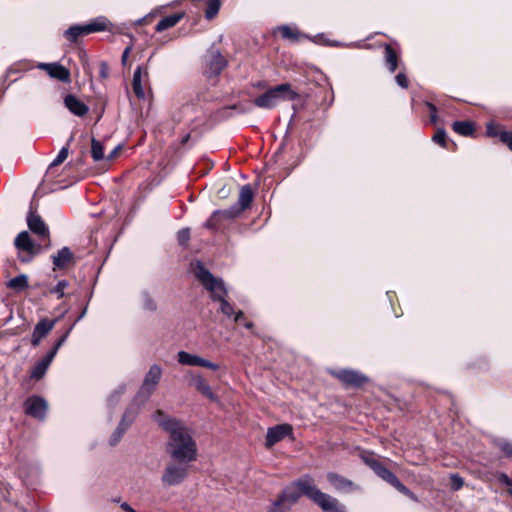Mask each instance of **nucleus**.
I'll list each match as a JSON object with an SVG mask.
<instances>
[{
  "label": "nucleus",
  "instance_id": "nucleus-58",
  "mask_svg": "<svg viewBox=\"0 0 512 512\" xmlns=\"http://www.w3.org/2000/svg\"><path fill=\"white\" fill-rule=\"evenodd\" d=\"M244 326L247 329H252L253 328V323L250 322V321H247V322L244 323Z\"/></svg>",
  "mask_w": 512,
  "mask_h": 512
},
{
  "label": "nucleus",
  "instance_id": "nucleus-17",
  "mask_svg": "<svg viewBox=\"0 0 512 512\" xmlns=\"http://www.w3.org/2000/svg\"><path fill=\"white\" fill-rule=\"evenodd\" d=\"M58 319L49 320L47 318L41 319L34 327L32 337H31V344L34 347H37L41 340L46 337L49 332L54 328L55 324L57 323Z\"/></svg>",
  "mask_w": 512,
  "mask_h": 512
},
{
  "label": "nucleus",
  "instance_id": "nucleus-59",
  "mask_svg": "<svg viewBox=\"0 0 512 512\" xmlns=\"http://www.w3.org/2000/svg\"><path fill=\"white\" fill-rule=\"evenodd\" d=\"M254 87H256V88H264L265 87V83L264 82H258L257 84L254 85Z\"/></svg>",
  "mask_w": 512,
  "mask_h": 512
},
{
  "label": "nucleus",
  "instance_id": "nucleus-42",
  "mask_svg": "<svg viewBox=\"0 0 512 512\" xmlns=\"http://www.w3.org/2000/svg\"><path fill=\"white\" fill-rule=\"evenodd\" d=\"M496 444L505 456H507V457L512 456V443L510 441L501 439Z\"/></svg>",
  "mask_w": 512,
  "mask_h": 512
},
{
  "label": "nucleus",
  "instance_id": "nucleus-22",
  "mask_svg": "<svg viewBox=\"0 0 512 512\" xmlns=\"http://www.w3.org/2000/svg\"><path fill=\"white\" fill-rule=\"evenodd\" d=\"M64 105L73 115L78 117L85 116L89 111V107L73 94H67L64 97Z\"/></svg>",
  "mask_w": 512,
  "mask_h": 512
},
{
  "label": "nucleus",
  "instance_id": "nucleus-2",
  "mask_svg": "<svg viewBox=\"0 0 512 512\" xmlns=\"http://www.w3.org/2000/svg\"><path fill=\"white\" fill-rule=\"evenodd\" d=\"M154 419L169 435L166 450L170 459L189 464L196 461L198 449L190 429L181 420L167 416L162 411H157Z\"/></svg>",
  "mask_w": 512,
  "mask_h": 512
},
{
  "label": "nucleus",
  "instance_id": "nucleus-28",
  "mask_svg": "<svg viewBox=\"0 0 512 512\" xmlns=\"http://www.w3.org/2000/svg\"><path fill=\"white\" fill-rule=\"evenodd\" d=\"M6 286L15 292H21L29 286L28 276L26 274H19L18 276L10 279L6 283Z\"/></svg>",
  "mask_w": 512,
  "mask_h": 512
},
{
  "label": "nucleus",
  "instance_id": "nucleus-51",
  "mask_svg": "<svg viewBox=\"0 0 512 512\" xmlns=\"http://www.w3.org/2000/svg\"><path fill=\"white\" fill-rule=\"evenodd\" d=\"M233 316H234L235 323H240L242 321V319H244V313L242 311H238Z\"/></svg>",
  "mask_w": 512,
  "mask_h": 512
},
{
  "label": "nucleus",
  "instance_id": "nucleus-6",
  "mask_svg": "<svg viewBox=\"0 0 512 512\" xmlns=\"http://www.w3.org/2000/svg\"><path fill=\"white\" fill-rule=\"evenodd\" d=\"M161 375V367L157 364L152 365L145 375L143 384L135 398V401L140 400L142 403L146 402L158 385Z\"/></svg>",
  "mask_w": 512,
  "mask_h": 512
},
{
  "label": "nucleus",
  "instance_id": "nucleus-33",
  "mask_svg": "<svg viewBox=\"0 0 512 512\" xmlns=\"http://www.w3.org/2000/svg\"><path fill=\"white\" fill-rule=\"evenodd\" d=\"M222 224L220 217V210H215L211 216L206 220L204 226L210 230H217Z\"/></svg>",
  "mask_w": 512,
  "mask_h": 512
},
{
  "label": "nucleus",
  "instance_id": "nucleus-48",
  "mask_svg": "<svg viewBox=\"0 0 512 512\" xmlns=\"http://www.w3.org/2000/svg\"><path fill=\"white\" fill-rule=\"evenodd\" d=\"M395 80H396V83L403 89H406L408 88V85H409V81H408V78L407 76L400 72L396 75L395 77Z\"/></svg>",
  "mask_w": 512,
  "mask_h": 512
},
{
  "label": "nucleus",
  "instance_id": "nucleus-7",
  "mask_svg": "<svg viewBox=\"0 0 512 512\" xmlns=\"http://www.w3.org/2000/svg\"><path fill=\"white\" fill-rule=\"evenodd\" d=\"M139 412V406L135 403L131 404L124 412L121 421L110 438V445H116L135 420Z\"/></svg>",
  "mask_w": 512,
  "mask_h": 512
},
{
  "label": "nucleus",
  "instance_id": "nucleus-54",
  "mask_svg": "<svg viewBox=\"0 0 512 512\" xmlns=\"http://www.w3.org/2000/svg\"><path fill=\"white\" fill-rule=\"evenodd\" d=\"M121 508L126 512H136L128 503L124 502L121 504Z\"/></svg>",
  "mask_w": 512,
  "mask_h": 512
},
{
  "label": "nucleus",
  "instance_id": "nucleus-21",
  "mask_svg": "<svg viewBox=\"0 0 512 512\" xmlns=\"http://www.w3.org/2000/svg\"><path fill=\"white\" fill-rule=\"evenodd\" d=\"M486 133L490 137L499 138L512 151V131H506L499 124H487Z\"/></svg>",
  "mask_w": 512,
  "mask_h": 512
},
{
  "label": "nucleus",
  "instance_id": "nucleus-49",
  "mask_svg": "<svg viewBox=\"0 0 512 512\" xmlns=\"http://www.w3.org/2000/svg\"><path fill=\"white\" fill-rule=\"evenodd\" d=\"M99 74H100V77L101 78H107L109 76V67L107 65V63L105 62H102L100 64V71H99Z\"/></svg>",
  "mask_w": 512,
  "mask_h": 512
},
{
  "label": "nucleus",
  "instance_id": "nucleus-35",
  "mask_svg": "<svg viewBox=\"0 0 512 512\" xmlns=\"http://www.w3.org/2000/svg\"><path fill=\"white\" fill-rule=\"evenodd\" d=\"M74 327V324H72L66 331L65 333L55 342L53 348L48 352L49 355H52V357L54 358L58 352V350L60 349V347L66 342L69 334L71 333L72 329Z\"/></svg>",
  "mask_w": 512,
  "mask_h": 512
},
{
  "label": "nucleus",
  "instance_id": "nucleus-19",
  "mask_svg": "<svg viewBox=\"0 0 512 512\" xmlns=\"http://www.w3.org/2000/svg\"><path fill=\"white\" fill-rule=\"evenodd\" d=\"M37 67L45 70L47 74L61 82H70V72L67 68L58 63H39Z\"/></svg>",
  "mask_w": 512,
  "mask_h": 512
},
{
  "label": "nucleus",
  "instance_id": "nucleus-10",
  "mask_svg": "<svg viewBox=\"0 0 512 512\" xmlns=\"http://www.w3.org/2000/svg\"><path fill=\"white\" fill-rule=\"evenodd\" d=\"M374 473L380 477L385 482L389 483L391 486H393L395 489H397L402 494L408 496L409 498L413 500H417L414 493L408 489L405 485H403L400 480L397 478V476L387 469L383 464L380 466H376V469L374 470Z\"/></svg>",
  "mask_w": 512,
  "mask_h": 512
},
{
  "label": "nucleus",
  "instance_id": "nucleus-36",
  "mask_svg": "<svg viewBox=\"0 0 512 512\" xmlns=\"http://www.w3.org/2000/svg\"><path fill=\"white\" fill-rule=\"evenodd\" d=\"M69 286L67 280H60L54 287L49 290L50 294H54L58 299L64 297L65 289Z\"/></svg>",
  "mask_w": 512,
  "mask_h": 512
},
{
  "label": "nucleus",
  "instance_id": "nucleus-13",
  "mask_svg": "<svg viewBox=\"0 0 512 512\" xmlns=\"http://www.w3.org/2000/svg\"><path fill=\"white\" fill-rule=\"evenodd\" d=\"M227 66V60L218 50L212 49L206 60V74L208 77H217Z\"/></svg>",
  "mask_w": 512,
  "mask_h": 512
},
{
  "label": "nucleus",
  "instance_id": "nucleus-12",
  "mask_svg": "<svg viewBox=\"0 0 512 512\" xmlns=\"http://www.w3.org/2000/svg\"><path fill=\"white\" fill-rule=\"evenodd\" d=\"M293 434V428L290 424L283 423L268 428L265 446L266 448L273 447L276 443L282 441L285 437Z\"/></svg>",
  "mask_w": 512,
  "mask_h": 512
},
{
  "label": "nucleus",
  "instance_id": "nucleus-47",
  "mask_svg": "<svg viewBox=\"0 0 512 512\" xmlns=\"http://www.w3.org/2000/svg\"><path fill=\"white\" fill-rule=\"evenodd\" d=\"M362 460L364 461V463L366 465H368L373 471L376 469V466H380L382 463L380 461H378L376 458H374L373 456H367V455H363L362 456Z\"/></svg>",
  "mask_w": 512,
  "mask_h": 512
},
{
  "label": "nucleus",
  "instance_id": "nucleus-31",
  "mask_svg": "<svg viewBox=\"0 0 512 512\" xmlns=\"http://www.w3.org/2000/svg\"><path fill=\"white\" fill-rule=\"evenodd\" d=\"M221 7L220 0H207L205 9V18L212 20L219 12Z\"/></svg>",
  "mask_w": 512,
  "mask_h": 512
},
{
  "label": "nucleus",
  "instance_id": "nucleus-3",
  "mask_svg": "<svg viewBox=\"0 0 512 512\" xmlns=\"http://www.w3.org/2000/svg\"><path fill=\"white\" fill-rule=\"evenodd\" d=\"M194 275L210 293L213 301H219L220 312L226 317H232L235 312L233 306L226 300L228 290L221 278L215 277L208 269L205 268L201 261H197L194 268Z\"/></svg>",
  "mask_w": 512,
  "mask_h": 512
},
{
  "label": "nucleus",
  "instance_id": "nucleus-37",
  "mask_svg": "<svg viewBox=\"0 0 512 512\" xmlns=\"http://www.w3.org/2000/svg\"><path fill=\"white\" fill-rule=\"evenodd\" d=\"M241 212L234 205L230 206L227 209L220 210V217L222 221L232 220L238 217Z\"/></svg>",
  "mask_w": 512,
  "mask_h": 512
},
{
  "label": "nucleus",
  "instance_id": "nucleus-39",
  "mask_svg": "<svg viewBox=\"0 0 512 512\" xmlns=\"http://www.w3.org/2000/svg\"><path fill=\"white\" fill-rule=\"evenodd\" d=\"M64 36L67 40H69L72 43L77 42L78 38L81 37L80 29L78 28V25H72L70 26L65 32Z\"/></svg>",
  "mask_w": 512,
  "mask_h": 512
},
{
  "label": "nucleus",
  "instance_id": "nucleus-41",
  "mask_svg": "<svg viewBox=\"0 0 512 512\" xmlns=\"http://www.w3.org/2000/svg\"><path fill=\"white\" fill-rule=\"evenodd\" d=\"M126 386L120 385L115 391L111 393L108 398V403L110 406H115L120 400L121 395L125 392Z\"/></svg>",
  "mask_w": 512,
  "mask_h": 512
},
{
  "label": "nucleus",
  "instance_id": "nucleus-11",
  "mask_svg": "<svg viewBox=\"0 0 512 512\" xmlns=\"http://www.w3.org/2000/svg\"><path fill=\"white\" fill-rule=\"evenodd\" d=\"M47 408L48 405L45 399L37 395L28 397L24 402L25 413L39 420L45 418Z\"/></svg>",
  "mask_w": 512,
  "mask_h": 512
},
{
  "label": "nucleus",
  "instance_id": "nucleus-34",
  "mask_svg": "<svg viewBox=\"0 0 512 512\" xmlns=\"http://www.w3.org/2000/svg\"><path fill=\"white\" fill-rule=\"evenodd\" d=\"M72 140H73V136H71L69 138V141H68L67 145L60 149V151H59L58 155L56 156V158L51 162L50 168L60 165L61 163H63L67 159L68 153H69L68 146H69V144H70V142Z\"/></svg>",
  "mask_w": 512,
  "mask_h": 512
},
{
  "label": "nucleus",
  "instance_id": "nucleus-18",
  "mask_svg": "<svg viewBox=\"0 0 512 512\" xmlns=\"http://www.w3.org/2000/svg\"><path fill=\"white\" fill-rule=\"evenodd\" d=\"M80 29L81 36L91 33L110 30L111 22L105 16H99L86 24H77Z\"/></svg>",
  "mask_w": 512,
  "mask_h": 512
},
{
  "label": "nucleus",
  "instance_id": "nucleus-20",
  "mask_svg": "<svg viewBox=\"0 0 512 512\" xmlns=\"http://www.w3.org/2000/svg\"><path fill=\"white\" fill-rule=\"evenodd\" d=\"M326 478L329 484L338 492H351L357 488L353 481L335 472H328Z\"/></svg>",
  "mask_w": 512,
  "mask_h": 512
},
{
  "label": "nucleus",
  "instance_id": "nucleus-15",
  "mask_svg": "<svg viewBox=\"0 0 512 512\" xmlns=\"http://www.w3.org/2000/svg\"><path fill=\"white\" fill-rule=\"evenodd\" d=\"M27 226L29 230L42 240H49V229L40 215L30 210L27 215Z\"/></svg>",
  "mask_w": 512,
  "mask_h": 512
},
{
  "label": "nucleus",
  "instance_id": "nucleus-46",
  "mask_svg": "<svg viewBox=\"0 0 512 512\" xmlns=\"http://www.w3.org/2000/svg\"><path fill=\"white\" fill-rule=\"evenodd\" d=\"M177 239L179 244L185 245L190 239V230L188 228H183L178 231Z\"/></svg>",
  "mask_w": 512,
  "mask_h": 512
},
{
  "label": "nucleus",
  "instance_id": "nucleus-1",
  "mask_svg": "<svg viewBox=\"0 0 512 512\" xmlns=\"http://www.w3.org/2000/svg\"><path fill=\"white\" fill-rule=\"evenodd\" d=\"M301 496L307 497L323 512H347L346 506L337 498L322 492L309 474H305L287 485L277 499L271 503L267 512H287Z\"/></svg>",
  "mask_w": 512,
  "mask_h": 512
},
{
  "label": "nucleus",
  "instance_id": "nucleus-25",
  "mask_svg": "<svg viewBox=\"0 0 512 512\" xmlns=\"http://www.w3.org/2000/svg\"><path fill=\"white\" fill-rule=\"evenodd\" d=\"M53 359L52 355L47 353L40 361H38L31 370V379L40 380L45 375Z\"/></svg>",
  "mask_w": 512,
  "mask_h": 512
},
{
  "label": "nucleus",
  "instance_id": "nucleus-8",
  "mask_svg": "<svg viewBox=\"0 0 512 512\" xmlns=\"http://www.w3.org/2000/svg\"><path fill=\"white\" fill-rule=\"evenodd\" d=\"M14 245L19 253V260L23 263L30 262L35 255V243L27 231L20 232L14 240Z\"/></svg>",
  "mask_w": 512,
  "mask_h": 512
},
{
  "label": "nucleus",
  "instance_id": "nucleus-38",
  "mask_svg": "<svg viewBox=\"0 0 512 512\" xmlns=\"http://www.w3.org/2000/svg\"><path fill=\"white\" fill-rule=\"evenodd\" d=\"M143 308L148 311H155L157 309L156 302L147 291L141 293Z\"/></svg>",
  "mask_w": 512,
  "mask_h": 512
},
{
  "label": "nucleus",
  "instance_id": "nucleus-44",
  "mask_svg": "<svg viewBox=\"0 0 512 512\" xmlns=\"http://www.w3.org/2000/svg\"><path fill=\"white\" fill-rule=\"evenodd\" d=\"M446 131L443 128H439L433 136V141L442 147H446Z\"/></svg>",
  "mask_w": 512,
  "mask_h": 512
},
{
  "label": "nucleus",
  "instance_id": "nucleus-32",
  "mask_svg": "<svg viewBox=\"0 0 512 512\" xmlns=\"http://www.w3.org/2000/svg\"><path fill=\"white\" fill-rule=\"evenodd\" d=\"M91 156L94 161L98 162L104 159V148L100 141L92 138L91 140Z\"/></svg>",
  "mask_w": 512,
  "mask_h": 512
},
{
  "label": "nucleus",
  "instance_id": "nucleus-52",
  "mask_svg": "<svg viewBox=\"0 0 512 512\" xmlns=\"http://www.w3.org/2000/svg\"><path fill=\"white\" fill-rule=\"evenodd\" d=\"M425 104H426L427 108L429 109L430 114L437 113V107L433 103L427 101Z\"/></svg>",
  "mask_w": 512,
  "mask_h": 512
},
{
  "label": "nucleus",
  "instance_id": "nucleus-5",
  "mask_svg": "<svg viewBox=\"0 0 512 512\" xmlns=\"http://www.w3.org/2000/svg\"><path fill=\"white\" fill-rule=\"evenodd\" d=\"M190 467L189 463L171 460L162 473V484L167 487L182 484L189 475Z\"/></svg>",
  "mask_w": 512,
  "mask_h": 512
},
{
  "label": "nucleus",
  "instance_id": "nucleus-30",
  "mask_svg": "<svg viewBox=\"0 0 512 512\" xmlns=\"http://www.w3.org/2000/svg\"><path fill=\"white\" fill-rule=\"evenodd\" d=\"M452 129L459 135L470 136L474 133V125L470 121H455Z\"/></svg>",
  "mask_w": 512,
  "mask_h": 512
},
{
  "label": "nucleus",
  "instance_id": "nucleus-53",
  "mask_svg": "<svg viewBox=\"0 0 512 512\" xmlns=\"http://www.w3.org/2000/svg\"><path fill=\"white\" fill-rule=\"evenodd\" d=\"M120 149H121V145L116 146V147L111 151V153L108 155L107 159H108V160L113 159V158L116 156V154L118 153V151H119Z\"/></svg>",
  "mask_w": 512,
  "mask_h": 512
},
{
  "label": "nucleus",
  "instance_id": "nucleus-56",
  "mask_svg": "<svg viewBox=\"0 0 512 512\" xmlns=\"http://www.w3.org/2000/svg\"><path fill=\"white\" fill-rule=\"evenodd\" d=\"M129 52H130V48H129V47H127V48L124 50L123 54H122V62H123V63H125V61H126V59H127V57H128Z\"/></svg>",
  "mask_w": 512,
  "mask_h": 512
},
{
  "label": "nucleus",
  "instance_id": "nucleus-24",
  "mask_svg": "<svg viewBox=\"0 0 512 512\" xmlns=\"http://www.w3.org/2000/svg\"><path fill=\"white\" fill-rule=\"evenodd\" d=\"M191 380L193 386L198 392L210 400H215L216 396L213 393L208 382L200 374H191Z\"/></svg>",
  "mask_w": 512,
  "mask_h": 512
},
{
  "label": "nucleus",
  "instance_id": "nucleus-14",
  "mask_svg": "<svg viewBox=\"0 0 512 512\" xmlns=\"http://www.w3.org/2000/svg\"><path fill=\"white\" fill-rule=\"evenodd\" d=\"M177 360L182 365L187 366H200L216 371L219 369V365L206 360L198 355L190 354L186 351H179L177 354Z\"/></svg>",
  "mask_w": 512,
  "mask_h": 512
},
{
  "label": "nucleus",
  "instance_id": "nucleus-57",
  "mask_svg": "<svg viewBox=\"0 0 512 512\" xmlns=\"http://www.w3.org/2000/svg\"><path fill=\"white\" fill-rule=\"evenodd\" d=\"M430 121H431L433 124H436V123H437V121H438L437 113H436V114H430Z\"/></svg>",
  "mask_w": 512,
  "mask_h": 512
},
{
  "label": "nucleus",
  "instance_id": "nucleus-43",
  "mask_svg": "<svg viewBox=\"0 0 512 512\" xmlns=\"http://www.w3.org/2000/svg\"><path fill=\"white\" fill-rule=\"evenodd\" d=\"M464 485V480L461 476L458 474H451L450 475V487L453 491L460 490Z\"/></svg>",
  "mask_w": 512,
  "mask_h": 512
},
{
  "label": "nucleus",
  "instance_id": "nucleus-45",
  "mask_svg": "<svg viewBox=\"0 0 512 512\" xmlns=\"http://www.w3.org/2000/svg\"><path fill=\"white\" fill-rule=\"evenodd\" d=\"M279 31L285 39H297V33L287 25L279 27Z\"/></svg>",
  "mask_w": 512,
  "mask_h": 512
},
{
  "label": "nucleus",
  "instance_id": "nucleus-55",
  "mask_svg": "<svg viewBox=\"0 0 512 512\" xmlns=\"http://www.w3.org/2000/svg\"><path fill=\"white\" fill-rule=\"evenodd\" d=\"M86 312L87 307H84V309L80 312V315L77 317L73 324L75 325L78 321H80L86 315Z\"/></svg>",
  "mask_w": 512,
  "mask_h": 512
},
{
  "label": "nucleus",
  "instance_id": "nucleus-4",
  "mask_svg": "<svg viewBox=\"0 0 512 512\" xmlns=\"http://www.w3.org/2000/svg\"><path fill=\"white\" fill-rule=\"evenodd\" d=\"M299 94L288 83H282L269 88L265 93L254 99V105L262 109H273L281 101L296 100Z\"/></svg>",
  "mask_w": 512,
  "mask_h": 512
},
{
  "label": "nucleus",
  "instance_id": "nucleus-26",
  "mask_svg": "<svg viewBox=\"0 0 512 512\" xmlns=\"http://www.w3.org/2000/svg\"><path fill=\"white\" fill-rule=\"evenodd\" d=\"M185 14L184 12H178L169 16L162 18L156 25L155 30L157 32H162L169 28L176 26L183 18Z\"/></svg>",
  "mask_w": 512,
  "mask_h": 512
},
{
  "label": "nucleus",
  "instance_id": "nucleus-50",
  "mask_svg": "<svg viewBox=\"0 0 512 512\" xmlns=\"http://www.w3.org/2000/svg\"><path fill=\"white\" fill-rule=\"evenodd\" d=\"M499 480L507 486H512V479L504 473L500 475Z\"/></svg>",
  "mask_w": 512,
  "mask_h": 512
},
{
  "label": "nucleus",
  "instance_id": "nucleus-16",
  "mask_svg": "<svg viewBox=\"0 0 512 512\" xmlns=\"http://www.w3.org/2000/svg\"><path fill=\"white\" fill-rule=\"evenodd\" d=\"M51 259L54 271L66 269L67 267L75 263L74 254L71 251V249L67 246L59 249L57 253L51 256Z\"/></svg>",
  "mask_w": 512,
  "mask_h": 512
},
{
  "label": "nucleus",
  "instance_id": "nucleus-9",
  "mask_svg": "<svg viewBox=\"0 0 512 512\" xmlns=\"http://www.w3.org/2000/svg\"><path fill=\"white\" fill-rule=\"evenodd\" d=\"M332 374L346 387L359 388L368 382L367 376L353 369H340Z\"/></svg>",
  "mask_w": 512,
  "mask_h": 512
},
{
  "label": "nucleus",
  "instance_id": "nucleus-23",
  "mask_svg": "<svg viewBox=\"0 0 512 512\" xmlns=\"http://www.w3.org/2000/svg\"><path fill=\"white\" fill-rule=\"evenodd\" d=\"M254 199V192L249 184L240 188L238 202L233 204L242 213L248 209Z\"/></svg>",
  "mask_w": 512,
  "mask_h": 512
},
{
  "label": "nucleus",
  "instance_id": "nucleus-60",
  "mask_svg": "<svg viewBox=\"0 0 512 512\" xmlns=\"http://www.w3.org/2000/svg\"><path fill=\"white\" fill-rule=\"evenodd\" d=\"M510 493L512 494V489H510Z\"/></svg>",
  "mask_w": 512,
  "mask_h": 512
},
{
  "label": "nucleus",
  "instance_id": "nucleus-29",
  "mask_svg": "<svg viewBox=\"0 0 512 512\" xmlns=\"http://www.w3.org/2000/svg\"><path fill=\"white\" fill-rule=\"evenodd\" d=\"M385 63L388 70L393 73L397 69L398 65V56L395 50L389 45H385Z\"/></svg>",
  "mask_w": 512,
  "mask_h": 512
},
{
  "label": "nucleus",
  "instance_id": "nucleus-40",
  "mask_svg": "<svg viewBox=\"0 0 512 512\" xmlns=\"http://www.w3.org/2000/svg\"><path fill=\"white\" fill-rule=\"evenodd\" d=\"M225 110H235L238 114H247L251 112L252 106L249 103H236L225 108Z\"/></svg>",
  "mask_w": 512,
  "mask_h": 512
},
{
  "label": "nucleus",
  "instance_id": "nucleus-27",
  "mask_svg": "<svg viewBox=\"0 0 512 512\" xmlns=\"http://www.w3.org/2000/svg\"><path fill=\"white\" fill-rule=\"evenodd\" d=\"M133 92L138 99H144L145 92L142 86V67L138 66L133 73L132 80Z\"/></svg>",
  "mask_w": 512,
  "mask_h": 512
}]
</instances>
